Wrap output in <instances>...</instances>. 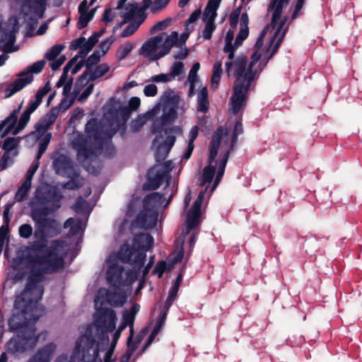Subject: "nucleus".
<instances>
[{"label": "nucleus", "instance_id": "f704fd0d", "mask_svg": "<svg viewBox=\"0 0 362 362\" xmlns=\"http://www.w3.org/2000/svg\"><path fill=\"white\" fill-rule=\"evenodd\" d=\"M148 119V113L145 115H139L136 119L132 121L130 124L131 130L136 133L140 131L143 126Z\"/></svg>", "mask_w": 362, "mask_h": 362}, {"label": "nucleus", "instance_id": "39448f33", "mask_svg": "<svg viewBox=\"0 0 362 362\" xmlns=\"http://www.w3.org/2000/svg\"><path fill=\"white\" fill-rule=\"evenodd\" d=\"M154 238L149 233L136 234L133 238L132 245L123 243L117 252L119 259L124 263L134 265L136 272L144 267L146 259V252L153 245Z\"/></svg>", "mask_w": 362, "mask_h": 362}, {"label": "nucleus", "instance_id": "6e6d98bb", "mask_svg": "<svg viewBox=\"0 0 362 362\" xmlns=\"http://www.w3.org/2000/svg\"><path fill=\"white\" fill-rule=\"evenodd\" d=\"M140 23H133L128 25L123 30L121 34L122 37H127L133 35L139 27Z\"/></svg>", "mask_w": 362, "mask_h": 362}, {"label": "nucleus", "instance_id": "423d86ee", "mask_svg": "<svg viewBox=\"0 0 362 362\" xmlns=\"http://www.w3.org/2000/svg\"><path fill=\"white\" fill-rule=\"evenodd\" d=\"M177 117V112L175 107H170L167 110V107H164L163 115L160 117L156 118L151 125V133L161 134L163 132L165 134H168L173 132V128H165V127L172 124Z\"/></svg>", "mask_w": 362, "mask_h": 362}, {"label": "nucleus", "instance_id": "09e8293b", "mask_svg": "<svg viewBox=\"0 0 362 362\" xmlns=\"http://www.w3.org/2000/svg\"><path fill=\"white\" fill-rule=\"evenodd\" d=\"M19 235L21 238L28 239L29 238L32 234L33 233V229L31 225L28 223H24L20 226L18 228Z\"/></svg>", "mask_w": 362, "mask_h": 362}, {"label": "nucleus", "instance_id": "1a4fd4ad", "mask_svg": "<svg viewBox=\"0 0 362 362\" xmlns=\"http://www.w3.org/2000/svg\"><path fill=\"white\" fill-rule=\"evenodd\" d=\"M53 166L56 173L63 177L76 176L73 162L66 156L60 155L53 161Z\"/></svg>", "mask_w": 362, "mask_h": 362}, {"label": "nucleus", "instance_id": "7ed1b4c3", "mask_svg": "<svg viewBox=\"0 0 362 362\" xmlns=\"http://www.w3.org/2000/svg\"><path fill=\"white\" fill-rule=\"evenodd\" d=\"M40 205L32 206L30 217L35 223L34 236L37 240L45 241L54 238L62 232L61 223L55 218L47 217L60 207L61 197L56 191L38 195Z\"/></svg>", "mask_w": 362, "mask_h": 362}, {"label": "nucleus", "instance_id": "2eb2a0df", "mask_svg": "<svg viewBox=\"0 0 362 362\" xmlns=\"http://www.w3.org/2000/svg\"><path fill=\"white\" fill-rule=\"evenodd\" d=\"M21 77L22 78L16 79L13 83H11L7 86L5 89V98H8L11 97L33 81V75L26 76L24 78L23 76Z\"/></svg>", "mask_w": 362, "mask_h": 362}, {"label": "nucleus", "instance_id": "774afa93", "mask_svg": "<svg viewBox=\"0 0 362 362\" xmlns=\"http://www.w3.org/2000/svg\"><path fill=\"white\" fill-rule=\"evenodd\" d=\"M74 102V98L68 100L67 98H64L63 99H62L60 103L58 105V107L62 112L66 111L72 105Z\"/></svg>", "mask_w": 362, "mask_h": 362}, {"label": "nucleus", "instance_id": "a19ab883", "mask_svg": "<svg viewBox=\"0 0 362 362\" xmlns=\"http://www.w3.org/2000/svg\"><path fill=\"white\" fill-rule=\"evenodd\" d=\"M100 59V54L98 50H95L85 61L86 69L90 71V69L95 64H97Z\"/></svg>", "mask_w": 362, "mask_h": 362}, {"label": "nucleus", "instance_id": "e433bc0d", "mask_svg": "<svg viewBox=\"0 0 362 362\" xmlns=\"http://www.w3.org/2000/svg\"><path fill=\"white\" fill-rule=\"evenodd\" d=\"M46 62L40 60L33 63L28 70L21 72L18 76H29L28 74H40L44 69Z\"/></svg>", "mask_w": 362, "mask_h": 362}, {"label": "nucleus", "instance_id": "6ab92c4d", "mask_svg": "<svg viewBox=\"0 0 362 362\" xmlns=\"http://www.w3.org/2000/svg\"><path fill=\"white\" fill-rule=\"evenodd\" d=\"M85 132L88 137L93 138L97 142H102V129L97 119H90L86 124Z\"/></svg>", "mask_w": 362, "mask_h": 362}, {"label": "nucleus", "instance_id": "f8f14e48", "mask_svg": "<svg viewBox=\"0 0 362 362\" xmlns=\"http://www.w3.org/2000/svg\"><path fill=\"white\" fill-rule=\"evenodd\" d=\"M158 217V211L143 209L137 215L136 221L140 228L151 229L156 226Z\"/></svg>", "mask_w": 362, "mask_h": 362}, {"label": "nucleus", "instance_id": "f257e3e1", "mask_svg": "<svg viewBox=\"0 0 362 362\" xmlns=\"http://www.w3.org/2000/svg\"><path fill=\"white\" fill-rule=\"evenodd\" d=\"M66 247L67 244L63 240H52L45 253L31 256L27 284L14 302L17 313L8 319L9 329L16 332V336L6 344L7 352L12 354L23 353L36 346L39 336L36 335L34 324L30 322H35L40 317L37 306L44 293V287L40 283L44 280V274L54 273L64 267L63 255Z\"/></svg>", "mask_w": 362, "mask_h": 362}, {"label": "nucleus", "instance_id": "6e6552de", "mask_svg": "<svg viewBox=\"0 0 362 362\" xmlns=\"http://www.w3.org/2000/svg\"><path fill=\"white\" fill-rule=\"evenodd\" d=\"M47 0H16L20 4L21 13L25 16L35 13L39 18H43L46 10Z\"/></svg>", "mask_w": 362, "mask_h": 362}, {"label": "nucleus", "instance_id": "4be33fe9", "mask_svg": "<svg viewBox=\"0 0 362 362\" xmlns=\"http://www.w3.org/2000/svg\"><path fill=\"white\" fill-rule=\"evenodd\" d=\"M22 107V104H21L17 109L13 110L11 114L1 122L0 123V128L3 130V129L6 127L4 132L2 134L1 136L4 137L7 135L10 132L12 131L15 124L18 120V115L20 112Z\"/></svg>", "mask_w": 362, "mask_h": 362}, {"label": "nucleus", "instance_id": "8fccbe9b", "mask_svg": "<svg viewBox=\"0 0 362 362\" xmlns=\"http://www.w3.org/2000/svg\"><path fill=\"white\" fill-rule=\"evenodd\" d=\"M170 0H155L152 1L151 6V11L153 13H156L167 6Z\"/></svg>", "mask_w": 362, "mask_h": 362}, {"label": "nucleus", "instance_id": "bf43d9fd", "mask_svg": "<svg viewBox=\"0 0 362 362\" xmlns=\"http://www.w3.org/2000/svg\"><path fill=\"white\" fill-rule=\"evenodd\" d=\"M47 243V239L45 241L42 240H37V241L34 242L33 245V250L42 252V254L45 253V250H47L48 247Z\"/></svg>", "mask_w": 362, "mask_h": 362}, {"label": "nucleus", "instance_id": "4468645a", "mask_svg": "<svg viewBox=\"0 0 362 362\" xmlns=\"http://www.w3.org/2000/svg\"><path fill=\"white\" fill-rule=\"evenodd\" d=\"M56 345L51 342L40 349L27 362H50Z\"/></svg>", "mask_w": 362, "mask_h": 362}, {"label": "nucleus", "instance_id": "58836bf2", "mask_svg": "<svg viewBox=\"0 0 362 362\" xmlns=\"http://www.w3.org/2000/svg\"><path fill=\"white\" fill-rule=\"evenodd\" d=\"M170 150L165 147V145L159 144L155 152V159L156 162L160 163L163 161L168 156Z\"/></svg>", "mask_w": 362, "mask_h": 362}, {"label": "nucleus", "instance_id": "4c0bfd02", "mask_svg": "<svg viewBox=\"0 0 362 362\" xmlns=\"http://www.w3.org/2000/svg\"><path fill=\"white\" fill-rule=\"evenodd\" d=\"M95 8L92 9L88 13H82L80 14L78 23L77 28L78 29H83L86 28L88 23L93 18Z\"/></svg>", "mask_w": 362, "mask_h": 362}, {"label": "nucleus", "instance_id": "c756f323", "mask_svg": "<svg viewBox=\"0 0 362 362\" xmlns=\"http://www.w3.org/2000/svg\"><path fill=\"white\" fill-rule=\"evenodd\" d=\"M134 329L132 327L130 330L129 336L127 338V345L128 347V356L127 359L133 354V353L137 349L139 345L142 341V337L140 335H137L135 338V341H133Z\"/></svg>", "mask_w": 362, "mask_h": 362}, {"label": "nucleus", "instance_id": "7c9ffc66", "mask_svg": "<svg viewBox=\"0 0 362 362\" xmlns=\"http://www.w3.org/2000/svg\"><path fill=\"white\" fill-rule=\"evenodd\" d=\"M68 177L70 178V180L62 185L63 188L66 189L75 190L83 187V180L82 177H80L78 172H77L76 176L74 175Z\"/></svg>", "mask_w": 362, "mask_h": 362}, {"label": "nucleus", "instance_id": "c85d7f7f", "mask_svg": "<svg viewBox=\"0 0 362 362\" xmlns=\"http://www.w3.org/2000/svg\"><path fill=\"white\" fill-rule=\"evenodd\" d=\"M202 213L189 211L187 218V232L197 228L201 224Z\"/></svg>", "mask_w": 362, "mask_h": 362}, {"label": "nucleus", "instance_id": "3c124183", "mask_svg": "<svg viewBox=\"0 0 362 362\" xmlns=\"http://www.w3.org/2000/svg\"><path fill=\"white\" fill-rule=\"evenodd\" d=\"M17 146L16 139L14 137L6 138L3 144L2 148L5 150L4 152H9L13 151Z\"/></svg>", "mask_w": 362, "mask_h": 362}, {"label": "nucleus", "instance_id": "bb28decb", "mask_svg": "<svg viewBox=\"0 0 362 362\" xmlns=\"http://www.w3.org/2000/svg\"><path fill=\"white\" fill-rule=\"evenodd\" d=\"M197 110L202 113L208 112L209 108V93L206 87L202 88L197 94Z\"/></svg>", "mask_w": 362, "mask_h": 362}, {"label": "nucleus", "instance_id": "37998d69", "mask_svg": "<svg viewBox=\"0 0 362 362\" xmlns=\"http://www.w3.org/2000/svg\"><path fill=\"white\" fill-rule=\"evenodd\" d=\"M206 22V25L204 29L202 31V36L205 40H210L212 37V33L216 29V25L214 22L211 21H204Z\"/></svg>", "mask_w": 362, "mask_h": 362}, {"label": "nucleus", "instance_id": "f03ea898", "mask_svg": "<svg viewBox=\"0 0 362 362\" xmlns=\"http://www.w3.org/2000/svg\"><path fill=\"white\" fill-rule=\"evenodd\" d=\"M97 311L93 322L87 325L84 334L80 335L75 343V345L79 344V350L88 362L95 361L98 357L100 349L96 338L108 344V333L116 327L117 315L113 309L99 308Z\"/></svg>", "mask_w": 362, "mask_h": 362}, {"label": "nucleus", "instance_id": "4d7b16f0", "mask_svg": "<svg viewBox=\"0 0 362 362\" xmlns=\"http://www.w3.org/2000/svg\"><path fill=\"white\" fill-rule=\"evenodd\" d=\"M166 269V262L163 260L159 261L155 268L153 269L152 274L158 275V278H161Z\"/></svg>", "mask_w": 362, "mask_h": 362}, {"label": "nucleus", "instance_id": "0e129e2a", "mask_svg": "<svg viewBox=\"0 0 362 362\" xmlns=\"http://www.w3.org/2000/svg\"><path fill=\"white\" fill-rule=\"evenodd\" d=\"M144 93L147 97L156 96L158 93V88L153 83L146 85L144 88Z\"/></svg>", "mask_w": 362, "mask_h": 362}, {"label": "nucleus", "instance_id": "473e14b6", "mask_svg": "<svg viewBox=\"0 0 362 362\" xmlns=\"http://www.w3.org/2000/svg\"><path fill=\"white\" fill-rule=\"evenodd\" d=\"M289 0H278L276 6L272 9L274 10L272 17V21H271V25L273 28H275L278 21L280 19L281 16L282 14V9L285 4H287L288 3Z\"/></svg>", "mask_w": 362, "mask_h": 362}, {"label": "nucleus", "instance_id": "49530a36", "mask_svg": "<svg viewBox=\"0 0 362 362\" xmlns=\"http://www.w3.org/2000/svg\"><path fill=\"white\" fill-rule=\"evenodd\" d=\"M171 23V18H167L163 21L156 23L150 30L151 33H154L158 31L164 30L167 28Z\"/></svg>", "mask_w": 362, "mask_h": 362}, {"label": "nucleus", "instance_id": "ddd939ff", "mask_svg": "<svg viewBox=\"0 0 362 362\" xmlns=\"http://www.w3.org/2000/svg\"><path fill=\"white\" fill-rule=\"evenodd\" d=\"M123 272V267L117 264H113L108 267L106 279L107 281L110 284V286H124Z\"/></svg>", "mask_w": 362, "mask_h": 362}, {"label": "nucleus", "instance_id": "20e7f679", "mask_svg": "<svg viewBox=\"0 0 362 362\" xmlns=\"http://www.w3.org/2000/svg\"><path fill=\"white\" fill-rule=\"evenodd\" d=\"M247 57L239 56L234 62H227L225 64L226 72L228 74L231 67H235L234 75L236 78L230 98V110L234 115H237L245 107L249 90L255 77L256 71H251L250 75H247Z\"/></svg>", "mask_w": 362, "mask_h": 362}, {"label": "nucleus", "instance_id": "338daca9", "mask_svg": "<svg viewBox=\"0 0 362 362\" xmlns=\"http://www.w3.org/2000/svg\"><path fill=\"white\" fill-rule=\"evenodd\" d=\"M200 69V64L196 62L192 65L188 76V81H197V71Z\"/></svg>", "mask_w": 362, "mask_h": 362}, {"label": "nucleus", "instance_id": "5fc2aeb1", "mask_svg": "<svg viewBox=\"0 0 362 362\" xmlns=\"http://www.w3.org/2000/svg\"><path fill=\"white\" fill-rule=\"evenodd\" d=\"M240 13V8H238L233 11L229 15L230 25L232 28H236Z\"/></svg>", "mask_w": 362, "mask_h": 362}, {"label": "nucleus", "instance_id": "72a5a7b5", "mask_svg": "<svg viewBox=\"0 0 362 362\" xmlns=\"http://www.w3.org/2000/svg\"><path fill=\"white\" fill-rule=\"evenodd\" d=\"M179 96L174 94L172 90H165L161 97V100L164 104V107H165L168 105H171L172 107H176L179 102Z\"/></svg>", "mask_w": 362, "mask_h": 362}, {"label": "nucleus", "instance_id": "2f4dec72", "mask_svg": "<svg viewBox=\"0 0 362 362\" xmlns=\"http://www.w3.org/2000/svg\"><path fill=\"white\" fill-rule=\"evenodd\" d=\"M131 109H129L127 106H120L118 109L116 108H110L109 110L110 114H111L113 117L119 116L124 123L127 122L132 113Z\"/></svg>", "mask_w": 362, "mask_h": 362}, {"label": "nucleus", "instance_id": "412c9836", "mask_svg": "<svg viewBox=\"0 0 362 362\" xmlns=\"http://www.w3.org/2000/svg\"><path fill=\"white\" fill-rule=\"evenodd\" d=\"M86 139H81L74 143V147L77 151V159L83 161L94 155L93 149L87 146Z\"/></svg>", "mask_w": 362, "mask_h": 362}, {"label": "nucleus", "instance_id": "79ce46f5", "mask_svg": "<svg viewBox=\"0 0 362 362\" xmlns=\"http://www.w3.org/2000/svg\"><path fill=\"white\" fill-rule=\"evenodd\" d=\"M64 48V45H54L46 54V58L49 61H53L54 59H55L56 57H57L60 54Z\"/></svg>", "mask_w": 362, "mask_h": 362}, {"label": "nucleus", "instance_id": "393cba45", "mask_svg": "<svg viewBox=\"0 0 362 362\" xmlns=\"http://www.w3.org/2000/svg\"><path fill=\"white\" fill-rule=\"evenodd\" d=\"M127 8H129V11L125 13L123 16L124 18V22L132 21L135 15H136L139 18H141V21L138 23L141 24L146 19V10L141 8H139L137 3L129 4V6Z\"/></svg>", "mask_w": 362, "mask_h": 362}, {"label": "nucleus", "instance_id": "e2e57ef3", "mask_svg": "<svg viewBox=\"0 0 362 362\" xmlns=\"http://www.w3.org/2000/svg\"><path fill=\"white\" fill-rule=\"evenodd\" d=\"M86 45V37H80L74 40H72L70 45V49L71 50H76L79 48L85 47Z\"/></svg>", "mask_w": 362, "mask_h": 362}, {"label": "nucleus", "instance_id": "c03bdc74", "mask_svg": "<svg viewBox=\"0 0 362 362\" xmlns=\"http://www.w3.org/2000/svg\"><path fill=\"white\" fill-rule=\"evenodd\" d=\"M82 360L87 361V358L86 356H83L82 351L79 350V344L75 345L68 362H82Z\"/></svg>", "mask_w": 362, "mask_h": 362}, {"label": "nucleus", "instance_id": "69168bd1", "mask_svg": "<svg viewBox=\"0 0 362 362\" xmlns=\"http://www.w3.org/2000/svg\"><path fill=\"white\" fill-rule=\"evenodd\" d=\"M261 57V54L259 53V51H255V52L251 56V61L247 67V74L250 75L251 71H253V67L256 64V63L259 60Z\"/></svg>", "mask_w": 362, "mask_h": 362}, {"label": "nucleus", "instance_id": "052dcab7", "mask_svg": "<svg viewBox=\"0 0 362 362\" xmlns=\"http://www.w3.org/2000/svg\"><path fill=\"white\" fill-rule=\"evenodd\" d=\"M11 163V153L9 152H4L0 159V170L6 169Z\"/></svg>", "mask_w": 362, "mask_h": 362}, {"label": "nucleus", "instance_id": "9d476101", "mask_svg": "<svg viewBox=\"0 0 362 362\" xmlns=\"http://www.w3.org/2000/svg\"><path fill=\"white\" fill-rule=\"evenodd\" d=\"M286 21V18H284V19H283V20H281L280 21L279 25H278V27H277V28H276L274 35L270 39L269 45L268 46V47L266 49V52H267L269 51V49H270L272 45L274 44L276 38H277L276 42H275L274 45L272 47V52H271L270 54L267 57V62H265L264 65H266L267 63L276 54V52L279 49V47H280V46H281V43H282V42L284 40L285 35L287 33L288 28H284L282 32H281V30H282L284 25H285Z\"/></svg>", "mask_w": 362, "mask_h": 362}, {"label": "nucleus", "instance_id": "864d4df0", "mask_svg": "<svg viewBox=\"0 0 362 362\" xmlns=\"http://www.w3.org/2000/svg\"><path fill=\"white\" fill-rule=\"evenodd\" d=\"M229 155H230V150H228L222 156V158L218 163L217 174H220L222 175H224L225 169H226L228 160Z\"/></svg>", "mask_w": 362, "mask_h": 362}, {"label": "nucleus", "instance_id": "5701e85b", "mask_svg": "<svg viewBox=\"0 0 362 362\" xmlns=\"http://www.w3.org/2000/svg\"><path fill=\"white\" fill-rule=\"evenodd\" d=\"M223 129L221 126L218 127L215 135L213 136L209 144V161H215L216 157L220 147Z\"/></svg>", "mask_w": 362, "mask_h": 362}, {"label": "nucleus", "instance_id": "ea45409f", "mask_svg": "<svg viewBox=\"0 0 362 362\" xmlns=\"http://www.w3.org/2000/svg\"><path fill=\"white\" fill-rule=\"evenodd\" d=\"M133 46L131 43L127 42L122 45L117 49V58L119 60L124 59L131 52Z\"/></svg>", "mask_w": 362, "mask_h": 362}, {"label": "nucleus", "instance_id": "a211bd4d", "mask_svg": "<svg viewBox=\"0 0 362 362\" xmlns=\"http://www.w3.org/2000/svg\"><path fill=\"white\" fill-rule=\"evenodd\" d=\"M163 37L162 35H158L150 38L141 46L140 49V53L143 54L146 57H151L156 52L158 47L163 42Z\"/></svg>", "mask_w": 362, "mask_h": 362}, {"label": "nucleus", "instance_id": "13d9d810", "mask_svg": "<svg viewBox=\"0 0 362 362\" xmlns=\"http://www.w3.org/2000/svg\"><path fill=\"white\" fill-rule=\"evenodd\" d=\"M88 208L87 202L83 199L82 197H78L76 202L74 205V210L77 213H83L86 211Z\"/></svg>", "mask_w": 362, "mask_h": 362}, {"label": "nucleus", "instance_id": "680f3d73", "mask_svg": "<svg viewBox=\"0 0 362 362\" xmlns=\"http://www.w3.org/2000/svg\"><path fill=\"white\" fill-rule=\"evenodd\" d=\"M151 81L156 83H166L172 81L169 74H160L151 76Z\"/></svg>", "mask_w": 362, "mask_h": 362}, {"label": "nucleus", "instance_id": "a878e982", "mask_svg": "<svg viewBox=\"0 0 362 362\" xmlns=\"http://www.w3.org/2000/svg\"><path fill=\"white\" fill-rule=\"evenodd\" d=\"M214 161H209V157L208 158L209 165L203 169L202 175L201 177L199 185L203 187L206 183L210 184L214 177L216 165H212Z\"/></svg>", "mask_w": 362, "mask_h": 362}, {"label": "nucleus", "instance_id": "cd10ccee", "mask_svg": "<svg viewBox=\"0 0 362 362\" xmlns=\"http://www.w3.org/2000/svg\"><path fill=\"white\" fill-rule=\"evenodd\" d=\"M64 228H69L68 237H72L79 233L81 229V221H75L74 218H68L64 223Z\"/></svg>", "mask_w": 362, "mask_h": 362}, {"label": "nucleus", "instance_id": "9b49d317", "mask_svg": "<svg viewBox=\"0 0 362 362\" xmlns=\"http://www.w3.org/2000/svg\"><path fill=\"white\" fill-rule=\"evenodd\" d=\"M105 299L113 307H122L126 303L127 296L120 286H110L106 291Z\"/></svg>", "mask_w": 362, "mask_h": 362}, {"label": "nucleus", "instance_id": "603ef678", "mask_svg": "<svg viewBox=\"0 0 362 362\" xmlns=\"http://www.w3.org/2000/svg\"><path fill=\"white\" fill-rule=\"evenodd\" d=\"M168 311L169 310L163 308L158 316L156 325L153 327V329L159 332V331L160 330V329L162 328L165 323Z\"/></svg>", "mask_w": 362, "mask_h": 362}, {"label": "nucleus", "instance_id": "de8ad7c7", "mask_svg": "<svg viewBox=\"0 0 362 362\" xmlns=\"http://www.w3.org/2000/svg\"><path fill=\"white\" fill-rule=\"evenodd\" d=\"M183 68L184 64L182 62H174L170 67V71L169 73L171 78L173 79L180 76L182 73Z\"/></svg>", "mask_w": 362, "mask_h": 362}, {"label": "nucleus", "instance_id": "f3484780", "mask_svg": "<svg viewBox=\"0 0 362 362\" xmlns=\"http://www.w3.org/2000/svg\"><path fill=\"white\" fill-rule=\"evenodd\" d=\"M16 42V35L11 29H4L0 25V50L9 52V47Z\"/></svg>", "mask_w": 362, "mask_h": 362}, {"label": "nucleus", "instance_id": "c9c22d12", "mask_svg": "<svg viewBox=\"0 0 362 362\" xmlns=\"http://www.w3.org/2000/svg\"><path fill=\"white\" fill-rule=\"evenodd\" d=\"M31 187V181L25 180L23 183L18 189L16 194V199L18 202H22L25 200L28 197V193Z\"/></svg>", "mask_w": 362, "mask_h": 362}, {"label": "nucleus", "instance_id": "b1692460", "mask_svg": "<svg viewBox=\"0 0 362 362\" xmlns=\"http://www.w3.org/2000/svg\"><path fill=\"white\" fill-rule=\"evenodd\" d=\"M167 177H168V175L165 171H158L153 177L148 179V182L144 185V189L146 190L157 189Z\"/></svg>", "mask_w": 362, "mask_h": 362}, {"label": "nucleus", "instance_id": "aec40b11", "mask_svg": "<svg viewBox=\"0 0 362 362\" xmlns=\"http://www.w3.org/2000/svg\"><path fill=\"white\" fill-rule=\"evenodd\" d=\"M177 40L178 34L176 32H173L170 36L165 38L160 50L157 54H155L151 59L153 61L158 60L168 54L173 46H177Z\"/></svg>", "mask_w": 362, "mask_h": 362}, {"label": "nucleus", "instance_id": "dca6fc26", "mask_svg": "<svg viewBox=\"0 0 362 362\" xmlns=\"http://www.w3.org/2000/svg\"><path fill=\"white\" fill-rule=\"evenodd\" d=\"M163 202V195L159 192H152L143 199V209L158 211Z\"/></svg>", "mask_w": 362, "mask_h": 362}, {"label": "nucleus", "instance_id": "a18cd8bd", "mask_svg": "<svg viewBox=\"0 0 362 362\" xmlns=\"http://www.w3.org/2000/svg\"><path fill=\"white\" fill-rule=\"evenodd\" d=\"M178 291L179 289L177 288L173 287L170 288L168 296L165 302V305L163 307L164 309L169 310L170 308L172 306L177 297Z\"/></svg>", "mask_w": 362, "mask_h": 362}, {"label": "nucleus", "instance_id": "0eeeda50", "mask_svg": "<svg viewBox=\"0 0 362 362\" xmlns=\"http://www.w3.org/2000/svg\"><path fill=\"white\" fill-rule=\"evenodd\" d=\"M110 70V66L107 64H101L98 65L93 70L90 69V71L88 70L85 71L77 79L76 82L75 88L74 90V95L76 96L82 87L85 86L88 81H86L88 76V81H93L98 78L103 76Z\"/></svg>", "mask_w": 362, "mask_h": 362}]
</instances>
